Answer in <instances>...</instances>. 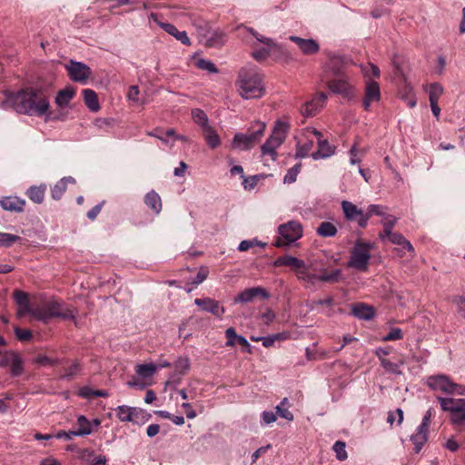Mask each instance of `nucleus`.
<instances>
[{
	"instance_id": "1",
	"label": "nucleus",
	"mask_w": 465,
	"mask_h": 465,
	"mask_svg": "<svg viewBox=\"0 0 465 465\" xmlns=\"http://www.w3.org/2000/svg\"><path fill=\"white\" fill-rule=\"evenodd\" d=\"M1 107L5 110L13 109L18 114L42 116L49 109V102L45 94L38 89L26 88L12 93L5 91Z\"/></svg>"
},
{
	"instance_id": "2",
	"label": "nucleus",
	"mask_w": 465,
	"mask_h": 465,
	"mask_svg": "<svg viewBox=\"0 0 465 465\" xmlns=\"http://www.w3.org/2000/svg\"><path fill=\"white\" fill-rule=\"evenodd\" d=\"M236 86L243 99L260 98L264 94L262 77L253 65L242 67L239 71Z\"/></svg>"
},
{
	"instance_id": "3",
	"label": "nucleus",
	"mask_w": 465,
	"mask_h": 465,
	"mask_svg": "<svg viewBox=\"0 0 465 465\" xmlns=\"http://www.w3.org/2000/svg\"><path fill=\"white\" fill-rule=\"evenodd\" d=\"M32 315L45 323L55 317L63 320H74L75 318L74 312L57 300H51L36 306L32 311Z\"/></svg>"
},
{
	"instance_id": "4",
	"label": "nucleus",
	"mask_w": 465,
	"mask_h": 465,
	"mask_svg": "<svg viewBox=\"0 0 465 465\" xmlns=\"http://www.w3.org/2000/svg\"><path fill=\"white\" fill-rule=\"evenodd\" d=\"M266 124L263 122H254L249 129V134L237 133L232 143V148L242 151L250 150L255 146L262 137Z\"/></svg>"
},
{
	"instance_id": "5",
	"label": "nucleus",
	"mask_w": 465,
	"mask_h": 465,
	"mask_svg": "<svg viewBox=\"0 0 465 465\" xmlns=\"http://www.w3.org/2000/svg\"><path fill=\"white\" fill-rule=\"evenodd\" d=\"M374 248V244L357 240L351 251L348 267L353 268L360 272H366L371 260V251Z\"/></svg>"
},
{
	"instance_id": "6",
	"label": "nucleus",
	"mask_w": 465,
	"mask_h": 465,
	"mask_svg": "<svg viewBox=\"0 0 465 465\" xmlns=\"http://www.w3.org/2000/svg\"><path fill=\"white\" fill-rule=\"evenodd\" d=\"M275 267L288 266L296 274L300 281L306 282V280L315 279L312 276V265H307L302 260L290 255H284L277 258L273 262Z\"/></svg>"
},
{
	"instance_id": "7",
	"label": "nucleus",
	"mask_w": 465,
	"mask_h": 465,
	"mask_svg": "<svg viewBox=\"0 0 465 465\" xmlns=\"http://www.w3.org/2000/svg\"><path fill=\"white\" fill-rule=\"evenodd\" d=\"M441 409L450 413V420L456 425L465 422V399L438 397Z\"/></svg>"
},
{
	"instance_id": "8",
	"label": "nucleus",
	"mask_w": 465,
	"mask_h": 465,
	"mask_svg": "<svg viewBox=\"0 0 465 465\" xmlns=\"http://www.w3.org/2000/svg\"><path fill=\"white\" fill-rule=\"evenodd\" d=\"M280 234L275 245L277 247L288 246L296 242L302 235V227L299 222L290 221L286 223L281 224L278 228Z\"/></svg>"
},
{
	"instance_id": "9",
	"label": "nucleus",
	"mask_w": 465,
	"mask_h": 465,
	"mask_svg": "<svg viewBox=\"0 0 465 465\" xmlns=\"http://www.w3.org/2000/svg\"><path fill=\"white\" fill-rule=\"evenodd\" d=\"M281 129L282 132L286 131V125L282 123H278L274 128L272 134L266 140L262 145V153L263 155L271 156L272 160L275 161L277 158L276 149L283 143L284 135L280 133Z\"/></svg>"
},
{
	"instance_id": "10",
	"label": "nucleus",
	"mask_w": 465,
	"mask_h": 465,
	"mask_svg": "<svg viewBox=\"0 0 465 465\" xmlns=\"http://www.w3.org/2000/svg\"><path fill=\"white\" fill-rule=\"evenodd\" d=\"M329 90L336 94L341 95L344 99L351 100L355 97L354 86L349 82L345 76L341 78L329 80L327 82Z\"/></svg>"
},
{
	"instance_id": "11",
	"label": "nucleus",
	"mask_w": 465,
	"mask_h": 465,
	"mask_svg": "<svg viewBox=\"0 0 465 465\" xmlns=\"http://www.w3.org/2000/svg\"><path fill=\"white\" fill-rule=\"evenodd\" d=\"M65 69L72 81L81 84H85L92 74V71L88 65L74 60H70L69 63L65 64Z\"/></svg>"
},
{
	"instance_id": "12",
	"label": "nucleus",
	"mask_w": 465,
	"mask_h": 465,
	"mask_svg": "<svg viewBox=\"0 0 465 465\" xmlns=\"http://www.w3.org/2000/svg\"><path fill=\"white\" fill-rule=\"evenodd\" d=\"M306 134H312L317 137L318 150L312 153L314 160L327 158L334 154L335 147L331 145L326 139L322 138V134L312 127L306 128Z\"/></svg>"
},
{
	"instance_id": "13",
	"label": "nucleus",
	"mask_w": 465,
	"mask_h": 465,
	"mask_svg": "<svg viewBox=\"0 0 465 465\" xmlns=\"http://www.w3.org/2000/svg\"><path fill=\"white\" fill-rule=\"evenodd\" d=\"M427 384L434 391H440L447 394H454L456 383L445 375H437L428 378Z\"/></svg>"
},
{
	"instance_id": "14",
	"label": "nucleus",
	"mask_w": 465,
	"mask_h": 465,
	"mask_svg": "<svg viewBox=\"0 0 465 465\" xmlns=\"http://www.w3.org/2000/svg\"><path fill=\"white\" fill-rule=\"evenodd\" d=\"M381 99L380 85L377 82L371 79L366 81L364 89V98L362 101V106L364 110L368 111L370 106L374 102H379Z\"/></svg>"
},
{
	"instance_id": "15",
	"label": "nucleus",
	"mask_w": 465,
	"mask_h": 465,
	"mask_svg": "<svg viewBox=\"0 0 465 465\" xmlns=\"http://www.w3.org/2000/svg\"><path fill=\"white\" fill-rule=\"evenodd\" d=\"M261 297L262 299H268L270 297L269 292L262 287H252L248 288L241 292L235 298L234 302L246 303L253 301L254 298Z\"/></svg>"
},
{
	"instance_id": "16",
	"label": "nucleus",
	"mask_w": 465,
	"mask_h": 465,
	"mask_svg": "<svg viewBox=\"0 0 465 465\" xmlns=\"http://www.w3.org/2000/svg\"><path fill=\"white\" fill-rule=\"evenodd\" d=\"M150 18L159 25L166 33L175 37L185 45H190L191 42L185 31H179L173 25L159 21L158 15L152 13Z\"/></svg>"
},
{
	"instance_id": "17",
	"label": "nucleus",
	"mask_w": 465,
	"mask_h": 465,
	"mask_svg": "<svg viewBox=\"0 0 465 465\" xmlns=\"http://www.w3.org/2000/svg\"><path fill=\"white\" fill-rule=\"evenodd\" d=\"M328 96L325 93H320L318 95L312 100L305 103L302 109L301 113L305 117H312L315 115L319 110L323 106L327 100Z\"/></svg>"
},
{
	"instance_id": "18",
	"label": "nucleus",
	"mask_w": 465,
	"mask_h": 465,
	"mask_svg": "<svg viewBox=\"0 0 465 465\" xmlns=\"http://www.w3.org/2000/svg\"><path fill=\"white\" fill-rule=\"evenodd\" d=\"M194 303L198 306H201L203 311L208 312L219 318H221L222 315L225 312L224 307L222 306L218 301L213 300L211 298H198L194 300Z\"/></svg>"
},
{
	"instance_id": "19",
	"label": "nucleus",
	"mask_w": 465,
	"mask_h": 465,
	"mask_svg": "<svg viewBox=\"0 0 465 465\" xmlns=\"http://www.w3.org/2000/svg\"><path fill=\"white\" fill-rule=\"evenodd\" d=\"M290 40L294 42L304 54H316L320 49L319 44L313 39H303L299 36L292 35L290 36Z\"/></svg>"
},
{
	"instance_id": "20",
	"label": "nucleus",
	"mask_w": 465,
	"mask_h": 465,
	"mask_svg": "<svg viewBox=\"0 0 465 465\" xmlns=\"http://www.w3.org/2000/svg\"><path fill=\"white\" fill-rule=\"evenodd\" d=\"M341 205L345 219L350 222H357V223L359 224L362 210L358 208L357 205H355L351 202L345 200L341 202Z\"/></svg>"
},
{
	"instance_id": "21",
	"label": "nucleus",
	"mask_w": 465,
	"mask_h": 465,
	"mask_svg": "<svg viewBox=\"0 0 465 465\" xmlns=\"http://www.w3.org/2000/svg\"><path fill=\"white\" fill-rule=\"evenodd\" d=\"M388 239L391 243L401 246V248L394 249V252H398L399 255H401L400 252L402 251L411 252V256L414 255V248L412 244L407 241L401 233L393 232Z\"/></svg>"
},
{
	"instance_id": "22",
	"label": "nucleus",
	"mask_w": 465,
	"mask_h": 465,
	"mask_svg": "<svg viewBox=\"0 0 465 465\" xmlns=\"http://www.w3.org/2000/svg\"><path fill=\"white\" fill-rule=\"evenodd\" d=\"M312 276H314L315 279L313 280H306V283L314 285L318 281L325 282H337L341 279V272L339 269H336L332 271L331 272H322V274L318 275L315 273V269L312 267Z\"/></svg>"
},
{
	"instance_id": "23",
	"label": "nucleus",
	"mask_w": 465,
	"mask_h": 465,
	"mask_svg": "<svg viewBox=\"0 0 465 465\" xmlns=\"http://www.w3.org/2000/svg\"><path fill=\"white\" fill-rule=\"evenodd\" d=\"M0 205L6 211L21 213L24 211L25 202L18 197L9 196L0 200Z\"/></svg>"
},
{
	"instance_id": "24",
	"label": "nucleus",
	"mask_w": 465,
	"mask_h": 465,
	"mask_svg": "<svg viewBox=\"0 0 465 465\" xmlns=\"http://www.w3.org/2000/svg\"><path fill=\"white\" fill-rule=\"evenodd\" d=\"M74 183H75L74 178H73L71 176L62 178L51 189L52 198L56 201L60 200L67 189V184Z\"/></svg>"
},
{
	"instance_id": "25",
	"label": "nucleus",
	"mask_w": 465,
	"mask_h": 465,
	"mask_svg": "<svg viewBox=\"0 0 465 465\" xmlns=\"http://www.w3.org/2000/svg\"><path fill=\"white\" fill-rule=\"evenodd\" d=\"M352 314L359 319L370 320L374 317V310L371 306L358 303L352 307Z\"/></svg>"
},
{
	"instance_id": "26",
	"label": "nucleus",
	"mask_w": 465,
	"mask_h": 465,
	"mask_svg": "<svg viewBox=\"0 0 465 465\" xmlns=\"http://www.w3.org/2000/svg\"><path fill=\"white\" fill-rule=\"evenodd\" d=\"M75 95V91L73 87H66L60 90L55 97V104L59 107H65L69 104L70 101Z\"/></svg>"
},
{
	"instance_id": "27",
	"label": "nucleus",
	"mask_w": 465,
	"mask_h": 465,
	"mask_svg": "<svg viewBox=\"0 0 465 465\" xmlns=\"http://www.w3.org/2000/svg\"><path fill=\"white\" fill-rule=\"evenodd\" d=\"M45 190L46 186L45 184L39 186H31L27 190L26 195L32 202L39 204L44 202Z\"/></svg>"
},
{
	"instance_id": "28",
	"label": "nucleus",
	"mask_w": 465,
	"mask_h": 465,
	"mask_svg": "<svg viewBox=\"0 0 465 465\" xmlns=\"http://www.w3.org/2000/svg\"><path fill=\"white\" fill-rule=\"evenodd\" d=\"M116 415L121 421H133L134 416H136L138 410L126 405L118 406L116 408Z\"/></svg>"
},
{
	"instance_id": "29",
	"label": "nucleus",
	"mask_w": 465,
	"mask_h": 465,
	"mask_svg": "<svg viewBox=\"0 0 465 465\" xmlns=\"http://www.w3.org/2000/svg\"><path fill=\"white\" fill-rule=\"evenodd\" d=\"M203 134L210 148L214 149L220 146V136L211 125L203 130Z\"/></svg>"
},
{
	"instance_id": "30",
	"label": "nucleus",
	"mask_w": 465,
	"mask_h": 465,
	"mask_svg": "<svg viewBox=\"0 0 465 465\" xmlns=\"http://www.w3.org/2000/svg\"><path fill=\"white\" fill-rule=\"evenodd\" d=\"M84 100L85 105L92 111L97 112L100 109L97 94L91 89L84 90Z\"/></svg>"
},
{
	"instance_id": "31",
	"label": "nucleus",
	"mask_w": 465,
	"mask_h": 465,
	"mask_svg": "<svg viewBox=\"0 0 465 465\" xmlns=\"http://www.w3.org/2000/svg\"><path fill=\"white\" fill-rule=\"evenodd\" d=\"M144 202L153 212L159 213L162 210V201L157 193L151 191L145 195Z\"/></svg>"
},
{
	"instance_id": "32",
	"label": "nucleus",
	"mask_w": 465,
	"mask_h": 465,
	"mask_svg": "<svg viewBox=\"0 0 465 465\" xmlns=\"http://www.w3.org/2000/svg\"><path fill=\"white\" fill-rule=\"evenodd\" d=\"M78 430H75L77 436H86L93 432L92 422L85 416L80 415L77 418Z\"/></svg>"
},
{
	"instance_id": "33",
	"label": "nucleus",
	"mask_w": 465,
	"mask_h": 465,
	"mask_svg": "<svg viewBox=\"0 0 465 465\" xmlns=\"http://www.w3.org/2000/svg\"><path fill=\"white\" fill-rule=\"evenodd\" d=\"M191 114L193 122L202 128V131L210 126L209 118L202 109L194 108Z\"/></svg>"
},
{
	"instance_id": "34",
	"label": "nucleus",
	"mask_w": 465,
	"mask_h": 465,
	"mask_svg": "<svg viewBox=\"0 0 465 465\" xmlns=\"http://www.w3.org/2000/svg\"><path fill=\"white\" fill-rule=\"evenodd\" d=\"M311 134H306V129L304 130V135L306 137V141L303 143L301 142L297 144L296 157L303 158L313 147V141L309 138Z\"/></svg>"
},
{
	"instance_id": "35",
	"label": "nucleus",
	"mask_w": 465,
	"mask_h": 465,
	"mask_svg": "<svg viewBox=\"0 0 465 465\" xmlns=\"http://www.w3.org/2000/svg\"><path fill=\"white\" fill-rule=\"evenodd\" d=\"M342 59L340 56H331L325 66L326 71L331 72L334 76H341Z\"/></svg>"
},
{
	"instance_id": "36",
	"label": "nucleus",
	"mask_w": 465,
	"mask_h": 465,
	"mask_svg": "<svg viewBox=\"0 0 465 465\" xmlns=\"http://www.w3.org/2000/svg\"><path fill=\"white\" fill-rule=\"evenodd\" d=\"M157 371V366L153 363L138 364L135 366V372L142 378L152 377Z\"/></svg>"
},
{
	"instance_id": "37",
	"label": "nucleus",
	"mask_w": 465,
	"mask_h": 465,
	"mask_svg": "<svg viewBox=\"0 0 465 465\" xmlns=\"http://www.w3.org/2000/svg\"><path fill=\"white\" fill-rule=\"evenodd\" d=\"M381 364L385 369L386 371L401 375V366L404 364V361L400 360L398 362H392L388 359H381Z\"/></svg>"
},
{
	"instance_id": "38",
	"label": "nucleus",
	"mask_w": 465,
	"mask_h": 465,
	"mask_svg": "<svg viewBox=\"0 0 465 465\" xmlns=\"http://www.w3.org/2000/svg\"><path fill=\"white\" fill-rule=\"evenodd\" d=\"M317 232L322 237H332L337 233V228L330 222H322L317 228Z\"/></svg>"
},
{
	"instance_id": "39",
	"label": "nucleus",
	"mask_w": 465,
	"mask_h": 465,
	"mask_svg": "<svg viewBox=\"0 0 465 465\" xmlns=\"http://www.w3.org/2000/svg\"><path fill=\"white\" fill-rule=\"evenodd\" d=\"M190 369V361L187 358L180 357L174 363V373L175 375H183Z\"/></svg>"
},
{
	"instance_id": "40",
	"label": "nucleus",
	"mask_w": 465,
	"mask_h": 465,
	"mask_svg": "<svg viewBox=\"0 0 465 465\" xmlns=\"http://www.w3.org/2000/svg\"><path fill=\"white\" fill-rule=\"evenodd\" d=\"M79 395L83 398L107 397L108 392L104 390H92L88 387H84L80 390Z\"/></svg>"
},
{
	"instance_id": "41",
	"label": "nucleus",
	"mask_w": 465,
	"mask_h": 465,
	"mask_svg": "<svg viewBox=\"0 0 465 465\" xmlns=\"http://www.w3.org/2000/svg\"><path fill=\"white\" fill-rule=\"evenodd\" d=\"M443 94V87L437 83L431 84L429 87V100L430 102H438L440 95Z\"/></svg>"
},
{
	"instance_id": "42",
	"label": "nucleus",
	"mask_w": 465,
	"mask_h": 465,
	"mask_svg": "<svg viewBox=\"0 0 465 465\" xmlns=\"http://www.w3.org/2000/svg\"><path fill=\"white\" fill-rule=\"evenodd\" d=\"M411 440L415 446V452L419 453L421 450L425 442L427 441L428 436L425 435L424 433H415L411 436Z\"/></svg>"
},
{
	"instance_id": "43",
	"label": "nucleus",
	"mask_w": 465,
	"mask_h": 465,
	"mask_svg": "<svg viewBox=\"0 0 465 465\" xmlns=\"http://www.w3.org/2000/svg\"><path fill=\"white\" fill-rule=\"evenodd\" d=\"M302 168L301 163L295 164L293 167L288 170L287 173L284 176L283 182L285 183H292L296 181L297 175L300 173Z\"/></svg>"
},
{
	"instance_id": "44",
	"label": "nucleus",
	"mask_w": 465,
	"mask_h": 465,
	"mask_svg": "<svg viewBox=\"0 0 465 465\" xmlns=\"http://www.w3.org/2000/svg\"><path fill=\"white\" fill-rule=\"evenodd\" d=\"M196 65L199 69L207 71L209 73L216 74L218 73V68L215 66V64L211 62L210 60L205 59H198L196 61Z\"/></svg>"
},
{
	"instance_id": "45",
	"label": "nucleus",
	"mask_w": 465,
	"mask_h": 465,
	"mask_svg": "<svg viewBox=\"0 0 465 465\" xmlns=\"http://www.w3.org/2000/svg\"><path fill=\"white\" fill-rule=\"evenodd\" d=\"M345 447V443L341 440L336 441L333 445V450L339 460H345L348 457Z\"/></svg>"
},
{
	"instance_id": "46",
	"label": "nucleus",
	"mask_w": 465,
	"mask_h": 465,
	"mask_svg": "<svg viewBox=\"0 0 465 465\" xmlns=\"http://www.w3.org/2000/svg\"><path fill=\"white\" fill-rule=\"evenodd\" d=\"M10 372L13 376H19L23 372V362L18 355L15 354L14 361L10 363Z\"/></svg>"
},
{
	"instance_id": "47",
	"label": "nucleus",
	"mask_w": 465,
	"mask_h": 465,
	"mask_svg": "<svg viewBox=\"0 0 465 465\" xmlns=\"http://www.w3.org/2000/svg\"><path fill=\"white\" fill-rule=\"evenodd\" d=\"M20 238L17 235L0 232V246L8 247L12 245L15 242L18 241Z\"/></svg>"
},
{
	"instance_id": "48",
	"label": "nucleus",
	"mask_w": 465,
	"mask_h": 465,
	"mask_svg": "<svg viewBox=\"0 0 465 465\" xmlns=\"http://www.w3.org/2000/svg\"><path fill=\"white\" fill-rule=\"evenodd\" d=\"M225 35L223 32L214 31L213 35L208 38V45L211 46L220 45L224 43Z\"/></svg>"
},
{
	"instance_id": "49",
	"label": "nucleus",
	"mask_w": 465,
	"mask_h": 465,
	"mask_svg": "<svg viewBox=\"0 0 465 465\" xmlns=\"http://www.w3.org/2000/svg\"><path fill=\"white\" fill-rule=\"evenodd\" d=\"M140 90L137 85H132L129 88L127 98L128 100L137 104H143L144 102L139 98Z\"/></svg>"
},
{
	"instance_id": "50",
	"label": "nucleus",
	"mask_w": 465,
	"mask_h": 465,
	"mask_svg": "<svg viewBox=\"0 0 465 465\" xmlns=\"http://www.w3.org/2000/svg\"><path fill=\"white\" fill-rule=\"evenodd\" d=\"M225 336L227 338V341L225 343L227 347H233L237 343L238 334L236 333L234 328H228L225 331Z\"/></svg>"
},
{
	"instance_id": "51",
	"label": "nucleus",
	"mask_w": 465,
	"mask_h": 465,
	"mask_svg": "<svg viewBox=\"0 0 465 465\" xmlns=\"http://www.w3.org/2000/svg\"><path fill=\"white\" fill-rule=\"evenodd\" d=\"M80 371V365L78 362H74L71 366L64 370V374L62 376L63 379H72Z\"/></svg>"
},
{
	"instance_id": "52",
	"label": "nucleus",
	"mask_w": 465,
	"mask_h": 465,
	"mask_svg": "<svg viewBox=\"0 0 465 465\" xmlns=\"http://www.w3.org/2000/svg\"><path fill=\"white\" fill-rule=\"evenodd\" d=\"M401 339H402L401 330L399 328H394V329L391 330V331L382 338V341H398Z\"/></svg>"
},
{
	"instance_id": "53",
	"label": "nucleus",
	"mask_w": 465,
	"mask_h": 465,
	"mask_svg": "<svg viewBox=\"0 0 465 465\" xmlns=\"http://www.w3.org/2000/svg\"><path fill=\"white\" fill-rule=\"evenodd\" d=\"M15 353L5 351L0 353V367L9 366L11 361H14Z\"/></svg>"
},
{
	"instance_id": "54",
	"label": "nucleus",
	"mask_w": 465,
	"mask_h": 465,
	"mask_svg": "<svg viewBox=\"0 0 465 465\" xmlns=\"http://www.w3.org/2000/svg\"><path fill=\"white\" fill-rule=\"evenodd\" d=\"M271 48L272 47L265 46L257 51H254L252 53V57L257 61H262V60L266 59L267 56L269 55V54L271 52Z\"/></svg>"
},
{
	"instance_id": "55",
	"label": "nucleus",
	"mask_w": 465,
	"mask_h": 465,
	"mask_svg": "<svg viewBox=\"0 0 465 465\" xmlns=\"http://www.w3.org/2000/svg\"><path fill=\"white\" fill-rule=\"evenodd\" d=\"M362 73L365 77H371V74L374 77H380L381 72L378 66L373 64H370L368 67L362 68Z\"/></svg>"
},
{
	"instance_id": "56",
	"label": "nucleus",
	"mask_w": 465,
	"mask_h": 465,
	"mask_svg": "<svg viewBox=\"0 0 465 465\" xmlns=\"http://www.w3.org/2000/svg\"><path fill=\"white\" fill-rule=\"evenodd\" d=\"M453 302L457 306L459 313L465 318V295L455 297Z\"/></svg>"
},
{
	"instance_id": "57",
	"label": "nucleus",
	"mask_w": 465,
	"mask_h": 465,
	"mask_svg": "<svg viewBox=\"0 0 465 465\" xmlns=\"http://www.w3.org/2000/svg\"><path fill=\"white\" fill-rule=\"evenodd\" d=\"M14 299L15 302L20 305H25V303H28V297L27 294L22 291H15L14 292Z\"/></svg>"
},
{
	"instance_id": "58",
	"label": "nucleus",
	"mask_w": 465,
	"mask_h": 465,
	"mask_svg": "<svg viewBox=\"0 0 465 465\" xmlns=\"http://www.w3.org/2000/svg\"><path fill=\"white\" fill-rule=\"evenodd\" d=\"M15 333L22 341H28L32 337V333L29 330L20 329L18 327L15 328Z\"/></svg>"
},
{
	"instance_id": "59",
	"label": "nucleus",
	"mask_w": 465,
	"mask_h": 465,
	"mask_svg": "<svg viewBox=\"0 0 465 465\" xmlns=\"http://www.w3.org/2000/svg\"><path fill=\"white\" fill-rule=\"evenodd\" d=\"M276 412H277V414H278L280 417H282V418H283V419H285V420H290V421H291V420H293V415H292V412H291L287 408H285V407H282V405H278V406L276 407Z\"/></svg>"
},
{
	"instance_id": "60",
	"label": "nucleus",
	"mask_w": 465,
	"mask_h": 465,
	"mask_svg": "<svg viewBox=\"0 0 465 465\" xmlns=\"http://www.w3.org/2000/svg\"><path fill=\"white\" fill-rule=\"evenodd\" d=\"M371 208V212H372L373 215L381 216V218L386 214L387 207L381 204H371L369 205Z\"/></svg>"
},
{
	"instance_id": "61",
	"label": "nucleus",
	"mask_w": 465,
	"mask_h": 465,
	"mask_svg": "<svg viewBox=\"0 0 465 465\" xmlns=\"http://www.w3.org/2000/svg\"><path fill=\"white\" fill-rule=\"evenodd\" d=\"M373 216L372 212H371L370 206H368L366 213H361V220L359 221V226L361 228H365L368 224L369 219Z\"/></svg>"
},
{
	"instance_id": "62",
	"label": "nucleus",
	"mask_w": 465,
	"mask_h": 465,
	"mask_svg": "<svg viewBox=\"0 0 465 465\" xmlns=\"http://www.w3.org/2000/svg\"><path fill=\"white\" fill-rule=\"evenodd\" d=\"M396 223L397 218L388 213H386L381 220L382 226L391 227L392 229L395 226Z\"/></svg>"
},
{
	"instance_id": "63",
	"label": "nucleus",
	"mask_w": 465,
	"mask_h": 465,
	"mask_svg": "<svg viewBox=\"0 0 465 465\" xmlns=\"http://www.w3.org/2000/svg\"><path fill=\"white\" fill-rule=\"evenodd\" d=\"M257 182H258L257 176L244 177L242 184L245 189L251 190L256 186Z\"/></svg>"
},
{
	"instance_id": "64",
	"label": "nucleus",
	"mask_w": 465,
	"mask_h": 465,
	"mask_svg": "<svg viewBox=\"0 0 465 465\" xmlns=\"http://www.w3.org/2000/svg\"><path fill=\"white\" fill-rule=\"evenodd\" d=\"M104 202H102L100 203L99 204H96L95 206H94L88 213H87V217L91 220V221H94L97 216L98 214L100 213L101 210H102V207L104 205Z\"/></svg>"
}]
</instances>
